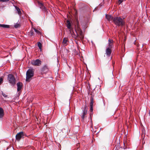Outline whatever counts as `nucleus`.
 <instances>
[{
    "instance_id": "obj_1",
    "label": "nucleus",
    "mask_w": 150,
    "mask_h": 150,
    "mask_svg": "<svg viewBox=\"0 0 150 150\" xmlns=\"http://www.w3.org/2000/svg\"><path fill=\"white\" fill-rule=\"evenodd\" d=\"M113 22L117 26H122L125 25V21L120 17H115L113 18Z\"/></svg>"
},
{
    "instance_id": "obj_2",
    "label": "nucleus",
    "mask_w": 150,
    "mask_h": 150,
    "mask_svg": "<svg viewBox=\"0 0 150 150\" xmlns=\"http://www.w3.org/2000/svg\"><path fill=\"white\" fill-rule=\"evenodd\" d=\"M34 72L33 70L29 69L27 71L26 73V81L29 82L30 81V79L33 76Z\"/></svg>"
},
{
    "instance_id": "obj_3",
    "label": "nucleus",
    "mask_w": 150,
    "mask_h": 150,
    "mask_svg": "<svg viewBox=\"0 0 150 150\" xmlns=\"http://www.w3.org/2000/svg\"><path fill=\"white\" fill-rule=\"evenodd\" d=\"M7 79L9 83L13 86L16 84V80L13 74H9L8 76Z\"/></svg>"
},
{
    "instance_id": "obj_4",
    "label": "nucleus",
    "mask_w": 150,
    "mask_h": 150,
    "mask_svg": "<svg viewBox=\"0 0 150 150\" xmlns=\"http://www.w3.org/2000/svg\"><path fill=\"white\" fill-rule=\"evenodd\" d=\"M83 113L82 115L81 116L82 118V122L84 121V118L85 117V115L87 113V105H85L84 106L83 109Z\"/></svg>"
},
{
    "instance_id": "obj_5",
    "label": "nucleus",
    "mask_w": 150,
    "mask_h": 150,
    "mask_svg": "<svg viewBox=\"0 0 150 150\" xmlns=\"http://www.w3.org/2000/svg\"><path fill=\"white\" fill-rule=\"evenodd\" d=\"M33 65L35 66H39L41 64V61L39 59L32 61L31 62Z\"/></svg>"
},
{
    "instance_id": "obj_6",
    "label": "nucleus",
    "mask_w": 150,
    "mask_h": 150,
    "mask_svg": "<svg viewBox=\"0 0 150 150\" xmlns=\"http://www.w3.org/2000/svg\"><path fill=\"white\" fill-rule=\"evenodd\" d=\"M24 132H21L17 133L16 136V139L19 141L24 136Z\"/></svg>"
},
{
    "instance_id": "obj_7",
    "label": "nucleus",
    "mask_w": 150,
    "mask_h": 150,
    "mask_svg": "<svg viewBox=\"0 0 150 150\" xmlns=\"http://www.w3.org/2000/svg\"><path fill=\"white\" fill-rule=\"evenodd\" d=\"M38 5L39 6L40 8H41L42 11H44V12H45L47 11V9L43 4L42 2H41L40 1L38 2Z\"/></svg>"
},
{
    "instance_id": "obj_8",
    "label": "nucleus",
    "mask_w": 150,
    "mask_h": 150,
    "mask_svg": "<svg viewBox=\"0 0 150 150\" xmlns=\"http://www.w3.org/2000/svg\"><path fill=\"white\" fill-rule=\"evenodd\" d=\"M112 52L111 48H108L106 47L105 50V54L108 57H110V56Z\"/></svg>"
},
{
    "instance_id": "obj_9",
    "label": "nucleus",
    "mask_w": 150,
    "mask_h": 150,
    "mask_svg": "<svg viewBox=\"0 0 150 150\" xmlns=\"http://www.w3.org/2000/svg\"><path fill=\"white\" fill-rule=\"evenodd\" d=\"M48 71V68L47 65L46 64L41 69L42 72L43 73H46Z\"/></svg>"
},
{
    "instance_id": "obj_10",
    "label": "nucleus",
    "mask_w": 150,
    "mask_h": 150,
    "mask_svg": "<svg viewBox=\"0 0 150 150\" xmlns=\"http://www.w3.org/2000/svg\"><path fill=\"white\" fill-rule=\"evenodd\" d=\"M17 90L18 91H20L22 87L23 83L21 82H19L17 83Z\"/></svg>"
},
{
    "instance_id": "obj_11",
    "label": "nucleus",
    "mask_w": 150,
    "mask_h": 150,
    "mask_svg": "<svg viewBox=\"0 0 150 150\" xmlns=\"http://www.w3.org/2000/svg\"><path fill=\"white\" fill-rule=\"evenodd\" d=\"M66 23L67 27V28L69 29L70 33H71V30L72 29V28L71 27V25L70 22L69 20H67L66 21Z\"/></svg>"
},
{
    "instance_id": "obj_12",
    "label": "nucleus",
    "mask_w": 150,
    "mask_h": 150,
    "mask_svg": "<svg viewBox=\"0 0 150 150\" xmlns=\"http://www.w3.org/2000/svg\"><path fill=\"white\" fill-rule=\"evenodd\" d=\"M77 22V28L76 30V31L77 33L80 32V31H81L82 30H81V28H79V21L77 20L76 21Z\"/></svg>"
},
{
    "instance_id": "obj_13",
    "label": "nucleus",
    "mask_w": 150,
    "mask_h": 150,
    "mask_svg": "<svg viewBox=\"0 0 150 150\" xmlns=\"http://www.w3.org/2000/svg\"><path fill=\"white\" fill-rule=\"evenodd\" d=\"M4 115V110L2 108L0 107V119L3 117Z\"/></svg>"
},
{
    "instance_id": "obj_14",
    "label": "nucleus",
    "mask_w": 150,
    "mask_h": 150,
    "mask_svg": "<svg viewBox=\"0 0 150 150\" xmlns=\"http://www.w3.org/2000/svg\"><path fill=\"white\" fill-rule=\"evenodd\" d=\"M106 18L109 21H111L113 20V17L111 15H106L105 16Z\"/></svg>"
},
{
    "instance_id": "obj_15",
    "label": "nucleus",
    "mask_w": 150,
    "mask_h": 150,
    "mask_svg": "<svg viewBox=\"0 0 150 150\" xmlns=\"http://www.w3.org/2000/svg\"><path fill=\"white\" fill-rule=\"evenodd\" d=\"M68 41V39L67 38H65L63 39L62 43L64 45H66L67 44V42Z\"/></svg>"
},
{
    "instance_id": "obj_16",
    "label": "nucleus",
    "mask_w": 150,
    "mask_h": 150,
    "mask_svg": "<svg viewBox=\"0 0 150 150\" xmlns=\"http://www.w3.org/2000/svg\"><path fill=\"white\" fill-rule=\"evenodd\" d=\"M80 35V36L79 37V38L81 40H83L84 38V35L83 34V32L82 31H80L78 33Z\"/></svg>"
},
{
    "instance_id": "obj_17",
    "label": "nucleus",
    "mask_w": 150,
    "mask_h": 150,
    "mask_svg": "<svg viewBox=\"0 0 150 150\" xmlns=\"http://www.w3.org/2000/svg\"><path fill=\"white\" fill-rule=\"evenodd\" d=\"M0 27L4 28H10V25H7L0 24Z\"/></svg>"
},
{
    "instance_id": "obj_18",
    "label": "nucleus",
    "mask_w": 150,
    "mask_h": 150,
    "mask_svg": "<svg viewBox=\"0 0 150 150\" xmlns=\"http://www.w3.org/2000/svg\"><path fill=\"white\" fill-rule=\"evenodd\" d=\"M90 105H93V98L92 96H91L90 98Z\"/></svg>"
},
{
    "instance_id": "obj_19",
    "label": "nucleus",
    "mask_w": 150,
    "mask_h": 150,
    "mask_svg": "<svg viewBox=\"0 0 150 150\" xmlns=\"http://www.w3.org/2000/svg\"><path fill=\"white\" fill-rule=\"evenodd\" d=\"M16 9L17 10L18 13L19 15H20L21 13V11L20 8L18 7L15 6Z\"/></svg>"
},
{
    "instance_id": "obj_20",
    "label": "nucleus",
    "mask_w": 150,
    "mask_h": 150,
    "mask_svg": "<svg viewBox=\"0 0 150 150\" xmlns=\"http://www.w3.org/2000/svg\"><path fill=\"white\" fill-rule=\"evenodd\" d=\"M21 25L18 23H16L14 25V27L15 28H17L20 27Z\"/></svg>"
},
{
    "instance_id": "obj_21",
    "label": "nucleus",
    "mask_w": 150,
    "mask_h": 150,
    "mask_svg": "<svg viewBox=\"0 0 150 150\" xmlns=\"http://www.w3.org/2000/svg\"><path fill=\"white\" fill-rule=\"evenodd\" d=\"M33 29L38 34H40L41 33L39 30L36 29L35 28H34Z\"/></svg>"
},
{
    "instance_id": "obj_22",
    "label": "nucleus",
    "mask_w": 150,
    "mask_h": 150,
    "mask_svg": "<svg viewBox=\"0 0 150 150\" xmlns=\"http://www.w3.org/2000/svg\"><path fill=\"white\" fill-rule=\"evenodd\" d=\"M29 33V35L31 37H32L34 35V32L32 30H31L30 31V32Z\"/></svg>"
},
{
    "instance_id": "obj_23",
    "label": "nucleus",
    "mask_w": 150,
    "mask_h": 150,
    "mask_svg": "<svg viewBox=\"0 0 150 150\" xmlns=\"http://www.w3.org/2000/svg\"><path fill=\"white\" fill-rule=\"evenodd\" d=\"M38 45L39 48L41 49L42 48V44L40 42H39L38 43Z\"/></svg>"
},
{
    "instance_id": "obj_24",
    "label": "nucleus",
    "mask_w": 150,
    "mask_h": 150,
    "mask_svg": "<svg viewBox=\"0 0 150 150\" xmlns=\"http://www.w3.org/2000/svg\"><path fill=\"white\" fill-rule=\"evenodd\" d=\"M113 45L112 43H108V46L107 47L109 48H110L112 49V46Z\"/></svg>"
},
{
    "instance_id": "obj_25",
    "label": "nucleus",
    "mask_w": 150,
    "mask_h": 150,
    "mask_svg": "<svg viewBox=\"0 0 150 150\" xmlns=\"http://www.w3.org/2000/svg\"><path fill=\"white\" fill-rule=\"evenodd\" d=\"M93 105H90V110L91 112L93 111Z\"/></svg>"
},
{
    "instance_id": "obj_26",
    "label": "nucleus",
    "mask_w": 150,
    "mask_h": 150,
    "mask_svg": "<svg viewBox=\"0 0 150 150\" xmlns=\"http://www.w3.org/2000/svg\"><path fill=\"white\" fill-rule=\"evenodd\" d=\"M2 95L3 96L5 97H6L7 96V95H6V94L3 93V92L2 93Z\"/></svg>"
},
{
    "instance_id": "obj_27",
    "label": "nucleus",
    "mask_w": 150,
    "mask_h": 150,
    "mask_svg": "<svg viewBox=\"0 0 150 150\" xmlns=\"http://www.w3.org/2000/svg\"><path fill=\"white\" fill-rule=\"evenodd\" d=\"M109 43H112L113 44V40H110V39L108 40Z\"/></svg>"
},
{
    "instance_id": "obj_28",
    "label": "nucleus",
    "mask_w": 150,
    "mask_h": 150,
    "mask_svg": "<svg viewBox=\"0 0 150 150\" xmlns=\"http://www.w3.org/2000/svg\"><path fill=\"white\" fill-rule=\"evenodd\" d=\"M77 35L74 38L75 39H78L79 38V35L78 33H77Z\"/></svg>"
},
{
    "instance_id": "obj_29",
    "label": "nucleus",
    "mask_w": 150,
    "mask_h": 150,
    "mask_svg": "<svg viewBox=\"0 0 150 150\" xmlns=\"http://www.w3.org/2000/svg\"><path fill=\"white\" fill-rule=\"evenodd\" d=\"M9 1V0H0V1L1 2H6Z\"/></svg>"
},
{
    "instance_id": "obj_30",
    "label": "nucleus",
    "mask_w": 150,
    "mask_h": 150,
    "mask_svg": "<svg viewBox=\"0 0 150 150\" xmlns=\"http://www.w3.org/2000/svg\"><path fill=\"white\" fill-rule=\"evenodd\" d=\"M124 0H119V3L121 4L123 1Z\"/></svg>"
},
{
    "instance_id": "obj_31",
    "label": "nucleus",
    "mask_w": 150,
    "mask_h": 150,
    "mask_svg": "<svg viewBox=\"0 0 150 150\" xmlns=\"http://www.w3.org/2000/svg\"><path fill=\"white\" fill-rule=\"evenodd\" d=\"M3 81V79L2 78L0 79V84Z\"/></svg>"
},
{
    "instance_id": "obj_32",
    "label": "nucleus",
    "mask_w": 150,
    "mask_h": 150,
    "mask_svg": "<svg viewBox=\"0 0 150 150\" xmlns=\"http://www.w3.org/2000/svg\"><path fill=\"white\" fill-rule=\"evenodd\" d=\"M139 46V45H137V47H138Z\"/></svg>"
}]
</instances>
